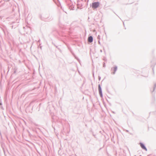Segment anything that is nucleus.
<instances>
[{"mask_svg":"<svg viewBox=\"0 0 156 156\" xmlns=\"http://www.w3.org/2000/svg\"><path fill=\"white\" fill-rule=\"evenodd\" d=\"M99 5V2H95L92 3V7L93 8L95 9L98 7Z\"/></svg>","mask_w":156,"mask_h":156,"instance_id":"obj_1","label":"nucleus"},{"mask_svg":"<svg viewBox=\"0 0 156 156\" xmlns=\"http://www.w3.org/2000/svg\"><path fill=\"white\" fill-rule=\"evenodd\" d=\"M98 90L100 95L101 97H102V94L101 89L100 85L98 86Z\"/></svg>","mask_w":156,"mask_h":156,"instance_id":"obj_2","label":"nucleus"},{"mask_svg":"<svg viewBox=\"0 0 156 156\" xmlns=\"http://www.w3.org/2000/svg\"><path fill=\"white\" fill-rule=\"evenodd\" d=\"M140 145L141 147L143 149L145 150V151H147V149L146 148V147L144 146V145L143 144H142V143H140Z\"/></svg>","mask_w":156,"mask_h":156,"instance_id":"obj_3","label":"nucleus"},{"mask_svg":"<svg viewBox=\"0 0 156 156\" xmlns=\"http://www.w3.org/2000/svg\"><path fill=\"white\" fill-rule=\"evenodd\" d=\"M93 41V38L92 36H90L88 38V42L91 43Z\"/></svg>","mask_w":156,"mask_h":156,"instance_id":"obj_4","label":"nucleus"},{"mask_svg":"<svg viewBox=\"0 0 156 156\" xmlns=\"http://www.w3.org/2000/svg\"><path fill=\"white\" fill-rule=\"evenodd\" d=\"M117 69V67H114L112 68V71H114V73L116 71Z\"/></svg>","mask_w":156,"mask_h":156,"instance_id":"obj_5","label":"nucleus"},{"mask_svg":"<svg viewBox=\"0 0 156 156\" xmlns=\"http://www.w3.org/2000/svg\"><path fill=\"white\" fill-rule=\"evenodd\" d=\"M98 39H100V36L99 35H98Z\"/></svg>","mask_w":156,"mask_h":156,"instance_id":"obj_6","label":"nucleus"}]
</instances>
